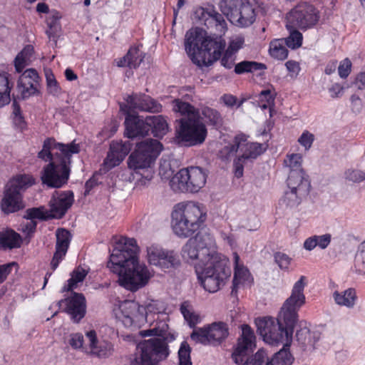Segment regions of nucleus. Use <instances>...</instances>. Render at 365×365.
<instances>
[{"label": "nucleus", "mask_w": 365, "mask_h": 365, "mask_svg": "<svg viewBox=\"0 0 365 365\" xmlns=\"http://www.w3.org/2000/svg\"><path fill=\"white\" fill-rule=\"evenodd\" d=\"M195 21L208 29H215L220 33L225 32L227 23L223 16L217 12L213 6H197L193 11Z\"/></svg>", "instance_id": "17"}, {"label": "nucleus", "mask_w": 365, "mask_h": 365, "mask_svg": "<svg viewBox=\"0 0 365 365\" xmlns=\"http://www.w3.org/2000/svg\"><path fill=\"white\" fill-rule=\"evenodd\" d=\"M302 43V35L299 31H297V29H293V31L290 32L289 36L285 39L286 46L292 49L300 47Z\"/></svg>", "instance_id": "51"}, {"label": "nucleus", "mask_w": 365, "mask_h": 365, "mask_svg": "<svg viewBox=\"0 0 365 365\" xmlns=\"http://www.w3.org/2000/svg\"><path fill=\"white\" fill-rule=\"evenodd\" d=\"M207 135L206 126L199 116L182 118L175 129V142L181 146H197L205 142Z\"/></svg>", "instance_id": "10"}, {"label": "nucleus", "mask_w": 365, "mask_h": 365, "mask_svg": "<svg viewBox=\"0 0 365 365\" xmlns=\"http://www.w3.org/2000/svg\"><path fill=\"white\" fill-rule=\"evenodd\" d=\"M120 315L119 319L126 327H141L146 323L143 306L135 301H124L120 305Z\"/></svg>", "instance_id": "18"}, {"label": "nucleus", "mask_w": 365, "mask_h": 365, "mask_svg": "<svg viewBox=\"0 0 365 365\" xmlns=\"http://www.w3.org/2000/svg\"><path fill=\"white\" fill-rule=\"evenodd\" d=\"M294 357L289 351V348L283 347L269 359L266 365H292Z\"/></svg>", "instance_id": "36"}, {"label": "nucleus", "mask_w": 365, "mask_h": 365, "mask_svg": "<svg viewBox=\"0 0 365 365\" xmlns=\"http://www.w3.org/2000/svg\"><path fill=\"white\" fill-rule=\"evenodd\" d=\"M207 173L200 167H189L180 170L170 180L171 188L175 192H197L207 180Z\"/></svg>", "instance_id": "11"}, {"label": "nucleus", "mask_w": 365, "mask_h": 365, "mask_svg": "<svg viewBox=\"0 0 365 365\" xmlns=\"http://www.w3.org/2000/svg\"><path fill=\"white\" fill-rule=\"evenodd\" d=\"M215 240L206 230H200L194 237H190L181 250L182 259L195 267L196 264H205L214 255Z\"/></svg>", "instance_id": "7"}, {"label": "nucleus", "mask_w": 365, "mask_h": 365, "mask_svg": "<svg viewBox=\"0 0 365 365\" xmlns=\"http://www.w3.org/2000/svg\"><path fill=\"white\" fill-rule=\"evenodd\" d=\"M143 309L146 323L150 326L154 322L156 324L152 329L141 331L140 334L143 336L157 337L143 340L137 345L131 365H159L170 354L167 336L168 325L164 320H159L160 315L166 314L167 304L161 300L151 299L146 302Z\"/></svg>", "instance_id": "2"}, {"label": "nucleus", "mask_w": 365, "mask_h": 365, "mask_svg": "<svg viewBox=\"0 0 365 365\" xmlns=\"http://www.w3.org/2000/svg\"><path fill=\"white\" fill-rule=\"evenodd\" d=\"M56 195H53L50 201V212L51 217L61 218L73 205V193L72 191H66L59 194L56 192Z\"/></svg>", "instance_id": "23"}, {"label": "nucleus", "mask_w": 365, "mask_h": 365, "mask_svg": "<svg viewBox=\"0 0 365 365\" xmlns=\"http://www.w3.org/2000/svg\"><path fill=\"white\" fill-rule=\"evenodd\" d=\"M305 280L306 277L301 276L294 283L291 295L284 302L277 319L268 317L256 320L257 332L266 343L271 345L283 343V347L289 348L298 322V312L306 302Z\"/></svg>", "instance_id": "1"}, {"label": "nucleus", "mask_w": 365, "mask_h": 365, "mask_svg": "<svg viewBox=\"0 0 365 365\" xmlns=\"http://www.w3.org/2000/svg\"><path fill=\"white\" fill-rule=\"evenodd\" d=\"M165 252V249L156 245H153L148 247L147 253L149 263L160 268L161 261Z\"/></svg>", "instance_id": "40"}, {"label": "nucleus", "mask_w": 365, "mask_h": 365, "mask_svg": "<svg viewBox=\"0 0 365 365\" xmlns=\"http://www.w3.org/2000/svg\"><path fill=\"white\" fill-rule=\"evenodd\" d=\"M333 298L338 305L352 308L355 305L357 297L355 289L349 288L341 292L335 291L333 293Z\"/></svg>", "instance_id": "33"}, {"label": "nucleus", "mask_w": 365, "mask_h": 365, "mask_svg": "<svg viewBox=\"0 0 365 365\" xmlns=\"http://www.w3.org/2000/svg\"><path fill=\"white\" fill-rule=\"evenodd\" d=\"M138 252L134 238L122 237L116 242L107 264L111 272L118 274L120 284L131 292L145 287L152 277L148 267L139 263Z\"/></svg>", "instance_id": "3"}, {"label": "nucleus", "mask_w": 365, "mask_h": 365, "mask_svg": "<svg viewBox=\"0 0 365 365\" xmlns=\"http://www.w3.org/2000/svg\"><path fill=\"white\" fill-rule=\"evenodd\" d=\"M179 256L174 250H165V255L161 261L160 269L166 272L172 269H177L180 266Z\"/></svg>", "instance_id": "37"}, {"label": "nucleus", "mask_w": 365, "mask_h": 365, "mask_svg": "<svg viewBox=\"0 0 365 365\" xmlns=\"http://www.w3.org/2000/svg\"><path fill=\"white\" fill-rule=\"evenodd\" d=\"M35 183V179L32 175L23 174L18 175L10 180L7 185L15 188L16 191L21 193L27 188L32 186Z\"/></svg>", "instance_id": "34"}, {"label": "nucleus", "mask_w": 365, "mask_h": 365, "mask_svg": "<svg viewBox=\"0 0 365 365\" xmlns=\"http://www.w3.org/2000/svg\"><path fill=\"white\" fill-rule=\"evenodd\" d=\"M89 339L91 354L99 359H107L111 356L114 352L113 344L108 341H99L95 331L91 330L86 334Z\"/></svg>", "instance_id": "27"}, {"label": "nucleus", "mask_w": 365, "mask_h": 365, "mask_svg": "<svg viewBox=\"0 0 365 365\" xmlns=\"http://www.w3.org/2000/svg\"><path fill=\"white\" fill-rule=\"evenodd\" d=\"M225 46V41L221 36H207L202 28L191 29L185 34L186 53L197 66H211L220 59Z\"/></svg>", "instance_id": "4"}, {"label": "nucleus", "mask_w": 365, "mask_h": 365, "mask_svg": "<svg viewBox=\"0 0 365 365\" xmlns=\"http://www.w3.org/2000/svg\"><path fill=\"white\" fill-rule=\"evenodd\" d=\"M24 207L23 195L19 191L6 185L1 201V211L6 215L16 212Z\"/></svg>", "instance_id": "21"}, {"label": "nucleus", "mask_w": 365, "mask_h": 365, "mask_svg": "<svg viewBox=\"0 0 365 365\" xmlns=\"http://www.w3.org/2000/svg\"><path fill=\"white\" fill-rule=\"evenodd\" d=\"M287 19L288 29L306 30L317 24L319 19V14L313 5L302 1L288 13Z\"/></svg>", "instance_id": "14"}, {"label": "nucleus", "mask_w": 365, "mask_h": 365, "mask_svg": "<svg viewBox=\"0 0 365 365\" xmlns=\"http://www.w3.org/2000/svg\"><path fill=\"white\" fill-rule=\"evenodd\" d=\"M202 115L208 124L212 125L215 128H219L222 125V117L215 109L205 107L202 110Z\"/></svg>", "instance_id": "39"}, {"label": "nucleus", "mask_w": 365, "mask_h": 365, "mask_svg": "<svg viewBox=\"0 0 365 365\" xmlns=\"http://www.w3.org/2000/svg\"><path fill=\"white\" fill-rule=\"evenodd\" d=\"M163 150V145L155 139H146L136 144L128 160V168L138 170L150 167Z\"/></svg>", "instance_id": "13"}, {"label": "nucleus", "mask_w": 365, "mask_h": 365, "mask_svg": "<svg viewBox=\"0 0 365 365\" xmlns=\"http://www.w3.org/2000/svg\"><path fill=\"white\" fill-rule=\"evenodd\" d=\"M24 217L32 220H34L35 219L46 220L49 218H52L51 214L48 215V212L45 211L43 207L27 209Z\"/></svg>", "instance_id": "48"}, {"label": "nucleus", "mask_w": 365, "mask_h": 365, "mask_svg": "<svg viewBox=\"0 0 365 365\" xmlns=\"http://www.w3.org/2000/svg\"><path fill=\"white\" fill-rule=\"evenodd\" d=\"M79 152V144H76L75 141L64 144L57 143L55 139L48 138L44 140L42 150L38 153V158L50 163L56 159V155L62 157L68 154H76Z\"/></svg>", "instance_id": "16"}, {"label": "nucleus", "mask_w": 365, "mask_h": 365, "mask_svg": "<svg viewBox=\"0 0 365 365\" xmlns=\"http://www.w3.org/2000/svg\"><path fill=\"white\" fill-rule=\"evenodd\" d=\"M235 54L229 53L225 51L222 58H221V64L225 68L230 69L233 67L235 64Z\"/></svg>", "instance_id": "62"}, {"label": "nucleus", "mask_w": 365, "mask_h": 365, "mask_svg": "<svg viewBox=\"0 0 365 365\" xmlns=\"http://www.w3.org/2000/svg\"><path fill=\"white\" fill-rule=\"evenodd\" d=\"M274 260L281 269H287L292 259L284 253L277 252L274 254Z\"/></svg>", "instance_id": "57"}, {"label": "nucleus", "mask_w": 365, "mask_h": 365, "mask_svg": "<svg viewBox=\"0 0 365 365\" xmlns=\"http://www.w3.org/2000/svg\"><path fill=\"white\" fill-rule=\"evenodd\" d=\"M16 265L17 263L14 262L0 265V283L6 279V277L11 273L12 267Z\"/></svg>", "instance_id": "63"}, {"label": "nucleus", "mask_w": 365, "mask_h": 365, "mask_svg": "<svg viewBox=\"0 0 365 365\" xmlns=\"http://www.w3.org/2000/svg\"><path fill=\"white\" fill-rule=\"evenodd\" d=\"M191 348L186 341L182 342L178 351L179 365H192Z\"/></svg>", "instance_id": "49"}, {"label": "nucleus", "mask_w": 365, "mask_h": 365, "mask_svg": "<svg viewBox=\"0 0 365 365\" xmlns=\"http://www.w3.org/2000/svg\"><path fill=\"white\" fill-rule=\"evenodd\" d=\"M132 143L129 140L113 141L106 159V163L110 167L119 165L132 149Z\"/></svg>", "instance_id": "26"}, {"label": "nucleus", "mask_w": 365, "mask_h": 365, "mask_svg": "<svg viewBox=\"0 0 365 365\" xmlns=\"http://www.w3.org/2000/svg\"><path fill=\"white\" fill-rule=\"evenodd\" d=\"M266 68V65L262 63L243 61L235 66V73L240 75L245 73H252L256 71L264 70Z\"/></svg>", "instance_id": "38"}, {"label": "nucleus", "mask_w": 365, "mask_h": 365, "mask_svg": "<svg viewBox=\"0 0 365 365\" xmlns=\"http://www.w3.org/2000/svg\"><path fill=\"white\" fill-rule=\"evenodd\" d=\"M299 329L296 332V338L299 343L302 345L306 344L307 339L308 336L309 335V329L307 327V322L304 321H301L298 323Z\"/></svg>", "instance_id": "52"}, {"label": "nucleus", "mask_w": 365, "mask_h": 365, "mask_svg": "<svg viewBox=\"0 0 365 365\" xmlns=\"http://www.w3.org/2000/svg\"><path fill=\"white\" fill-rule=\"evenodd\" d=\"M317 246L321 249L327 248L331 242V236L330 234H325L322 235H315Z\"/></svg>", "instance_id": "64"}, {"label": "nucleus", "mask_w": 365, "mask_h": 365, "mask_svg": "<svg viewBox=\"0 0 365 365\" xmlns=\"http://www.w3.org/2000/svg\"><path fill=\"white\" fill-rule=\"evenodd\" d=\"M56 251L51 262V267L55 270L65 257L71 240V233L66 229L58 228L56 232Z\"/></svg>", "instance_id": "24"}, {"label": "nucleus", "mask_w": 365, "mask_h": 365, "mask_svg": "<svg viewBox=\"0 0 365 365\" xmlns=\"http://www.w3.org/2000/svg\"><path fill=\"white\" fill-rule=\"evenodd\" d=\"M205 219L206 212L204 207L197 203L189 202L173 212V232L180 237H189L200 229Z\"/></svg>", "instance_id": "6"}, {"label": "nucleus", "mask_w": 365, "mask_h": 365, "mask_svg": "<svg viewBox=\"0 0 365 365\" xmlns=\"http://www.w3.org/2000/svg\"><path fill=\"white\" fill-rule=\"evenodd\" d=\"M289 190L284 192V195L279 200V204L286 207H295L299 205L302 200L308 195L310 191V182H297L295 185H290L289 180H287Z\"/></svg>", "instance_id": "20"}, {"label": "nucleus", "mask_w": 365, "mask_h": 365, "mask_svg": "<svg viewBox=\"0 0 365 365\" xmlns=\"http://www.w3.org/2000/svg\"><path fill=\"white\" fill-rule=\"evenodd\" d=\"M249 271L244 266L240 265L235 267L234 278L232 280V287L231 291L232 296H236L237 289L242 280H245L248 276Z\"/></svg>", "instance_id": "45"}, {"label": "nucleus", "mask_w": 365, "mask_h": 365, "mask_svg": "<svg viewBox=\"0 0 365 365\" xmlns=\"http://www.w3.org/2000/svg\"><path fill=\"white\" fill-rule=\"evenodd\" d=\"M229 335V328L223 322H215L195 329L190 334L192 340L203 345L218 346Z\"/></svg>", "instance_id": "15"}, {"label": "nucleus", "mask_w": 365, "mask_h": 365, "mask_svg": "<svg viewBox=\"0 0 365 365\" xmlns=\"http://www.w3.org/2000/svg\"><path fill=\"white\" fill-rule=\"evenodd\" d=\"M345 178L349 181L359 182L364 180V173L359 170L349 169L345 172Z\"/></svg>", "instance_id": "56"}, {"label": "nucleus", "mask_w": 365, "mask_h": 365, "mask_svg": "<svg viewBox=\"0 0 365 365\" xmlns=\"http://www.w3.org/2000/svg\"><path fill=\"white\" fill-rule=\"evenodd\" d=\"M58 308L71 316L73 322H79L86 314V299L83 294L72 292L70 297L57 302Z\"/></svg>", "instance_id": "19"}, {"label": "nucleus", "mask_w": 365, "mask_h": 365, "mask_svg": "<svg viewBox=\"0 0 365 365\" xmlns=\"http://www.w3.org/2000/svg\"><path fill=\"white\" fill-rule=\"evenodd\" d=\"M180 312L189 326L194 328L198 323V316L194 313L192 306L188 301H185L181 304Z\"/></svg>", "instance_id": "43"}, {"label": "nucleus", "mask_w": 365, "mask_h": 365, "mask_svg": "<svg viewBox=\"0 0 365 365\" xmlns=\"http://www.w3.org/2000/svg\"><path fill=\"white\" fill-rule=\"evenodd\" d=\"M10 92L11 86L8 77L5 74H0V107L10 102Z\"/></svg>", "instance_id": "44"}, {"label": "nucleus", "mask_w": 365, "mask_h": 365, "mask_svg": "<svg viewBox=\"0 0 365 365\" xmlns=\"http://www.w3.org/2000/svg\"><path fill=\"white\" fill-rule=\"evenodd\" d=\"M255 346L254 331L247 324L242 325V334L237 339V345L232 354V359L237 364L266 365L269 360L267 352L264 349H259L255 354L247 358L249 352Z\"/></svg>", "instance_id": "8"}, {"label": "nucleus", "mask_w": 365, "mask_h": 365, "mask_svg": "<svg viewBox=\"0 0 365 365\" xmlns=\"http://www.w3.org/2000/svg\"><path fill=\"white\" fill-rule=\"evenodd\" d=\"M263 152L262 144L250 143L245 134H239L235 137L233 144L225 146L221 153L225 155L227 160L238 153L237 158L234 160V167L235 175L240 178L243 175V163L245 160L255 159Z\"/></svg>", "instance_id": "9"}, {"label": "nucleus", "mask_w": 365, "mask_h": 365, "mask_svg": "<svg viewBox=\"0 0 365 365\" xmlns=\"http://www.w3.org/2000/svg\"><path fill=\"white\" fill-rule=\"evenodd\" d=\"M125 126V135L128 138L138 136L144 137L149 133V125L146 118L143 119L139 115L128 113L124 122Z\"/></svg>", "instance_id": "25"}, {"label": "nucleus", "mask_w": 365, "mask_h": 365, "mask_svg": "<svg viewBox=\"0 0 365 365\" xmlns=\"http://www.w3.org/2000/svg\"><path fill=\"white\" fill-rule=\"evenodd\" d=\"M351 62L349 58H345L338 68L339 75L342 78H346L351 72Z\"/></svg>", "instance_id": "59"}, {"label": "nucleus", "mask_w": 365, "mask_h": 365, "mask_svg": "<svg viewBox=\"0 0 365 365\" xmlns=\"http://www.w3.org/2000/svg\"><path fill=\"white\" fill-rule=\"evenodd\" d=\"M302 158L300 154L287 155V159L284 160L285 165L289 168L287 180L291 186L295 185L297 182L309 181L302 168Z\"/></svg>", "instance_id": "28"}, {"label": "nucleus", "mask_w": 365, "mask_h": 365, "mask_svg": "<svg viewBox=\"0 0 365 365\" xmlns=\"http://www.w3.org/2000/svg\"><path fill=\"white\" fill-rule=\"evenodd\" d=\"M195 270L200 285L211 293L218 291L231 275L228 260L220 254L205 264H196Z\"/></svg>", "instance_id": "5"}, {"label": "nucleus", "mask_w": 365, "mask_h": 365, "mask_svg": "<svg viewBox=\"0 0 365 365\" xmlns=\"http://www.w3.org/2000/svg\"><path fill=\"white\" fill-rule=\"evenodd\" d=\"M40 77L34 68L26 70L19 79V85L34 86L38 88Z\"/></svg>", "instance_id": "42"}, {"label": "nucleus", "mask_w": 365, "mask_h": 365, "mask_svg": "<svg viewBox=\"0 0 365 365\" xmlns=\"http://www.w3.org/2000/svg\"><path fill=\"white\" fill-rule=\"evenodd\" d=\"M147 123L149 125V132L155 137L161 138L168 130V124L162 115H150L146 117Z\"/></svg>", "instance_id": "30"}, {"label": "nucleus", "mask_w": 365, "mask_h": 365, "mask_svg": "<svg viewBox=\"0 0 365 365\" xmlns=\"http://www.w3.org/2000/svg\"><path fill=\"white\" fill-rule=\"evenodd\" d=\"M72 155H56L55 160L44 166L41 176L42 183L52 188H60L67 184L71 173Z\"/></svg>", "instance_id": "12"}, {"label": "nucleus", "mask_w": 365, "mask_h": 365, "mask_svg": "<svg viewBox=\"0 0 365 365\" xmlns=\"http://www.w3.org/2000/svg\"><path fill=\"white\" fill-rule=\"evenodd\" d=\"M244 39L241 37H237L230 41L229 46L225 51L235 54L242 47Z\"/></svg>", "instance_id": "61"}, {"label": "nucleus", "mask_w": 365, "mask_h": 365, "mask_svg": "<svg viewBox=\"0 0 365 365\" xmlns=\"http://www.w3.org/2000/svg\"><path fill=\"white\" fill-rule=\"evenodd\" d=\"M19 91L21 93V98L23 100L29 98L31 96L38 94V88L34 87V86H24L18 84Z\"/></svg>", "instance_id": "55"}, {"label": "nucleus", "mask_w": 365, "mask_h": 365, "mask_svg": "<svg viewBox=\"0 0 365 365\" xmlns=\"http://www.w3.org/2000/svg\"><path fill=\"white\" fill-rule=\"evenodd\" d=\"M22 244L21 235L12 230L0 232V247L3 249L19 248Z\"/></svg>", "instance_id": "31"}, {"label": "nucleus", "mask_w": 365, "mask_h": 365, "mask_svg": "<svg viewBox=\"0 0 365 365\" xmlns=\"http://www.w3.org/2000/svg\"><path fill=\"white\" fill-rule=\"evenodd\" d=\"M173 110L176 113H180L181 115H187L185 118L198 116L197 112L195 108L190 103L183 102L180 99H175L173 101Z\"/></svg>", "instance_id": "41"}, {"label": "nucleus", "mask_w": 365, "mask_h": 365, "mask_svg": "<svg viewBox=\"0 0 365 365\" xmlns=\"http://www.w3.org/2000/svg\"><path fill=\"white\" fill-rule=\"evenodd\" d=\"M131 108L150 113H159L162 106L150 96L143 93H133L125 98Z\"/></svg>", "instance_id": "22"}, {"label": "nucleus", "mask_w": 365, "mask_h": 365, "mask_svg": "<svg viewBox=\"0 0 365 365\" xmlns=\"http://www.w3.org/2000/svg\"><path fill=\"white\" fill-rule=\"evenodd\" d=\"M270 55L278 60H284L288 56V50L279 41H272L269 46Z\"/></svg>", "instance_id": "47"}, {"label": "nucleus", "mask_w": 365, "mask_h": 365, "mask_svg": "<svg viewBox=\"0 0 365 365\" xmlns=\"http://www.w3.org/2000/svg\"><path fill=\"white\" fill-rule=\"evenodd\" d=\"M68 344L75 349H80L83 344V336L81 333L71 334Z\"/></svg>", "instance_id": "60"}, {"label": "nucleus", "mask_w": 365, "mask_h": 365, "mask_svg": "<svg viewBox=\"0 0 365 365\" xmlns=\"http://www.w3.org/2000/svg\"><path fill=\"white\" fill-rule=\"evenodd\" d=\"M130 49H135V52L133 51L129 56V68H136L143 61L145 54L138 47H131Z\"/></svg>", "instance_id": "53"}, {"label": "nucleus", "mask_w": 365, "mask_h": 365, "mask_svg": "<svg viewBox=\"0 0 365 365\" xmlns=\"http://www.w3.org/2000/svg\"><path fill=\"white\" fill-rule=\"evenodd\" d=\"M244 0H220L218 6L228 20L233 24L234 16L237 14L241 5H243Z\"/></svg>", "instance_id": "32"}, {"label": "nucleus", "mask_w": 365, "mask_h": 365, "mask_svg": "<svg viewBox=\"0 0 365 365\" xmlns=\"http://www.w3.org/2000/svg\"><path fill=\"white\" fill-rule=\"evenodd\" d=\"M256 14L252 6L244 0L243 5L240 6L237 14L234 16V24L239 26L247 27L255 21Z\"/></svg>", "instance_id": "29"}, {"label": "nucleus", "mask_w": 365, "mask_h": 365, "mask_svg": "<svg viewBox=\"0 0 365 365\" xmlns=\"http://www.w3.org/2000/svg\"><path fill=\"white\" fill-rule=\"evenodd\" d=\"M12 109L14 123L20 128H24L26 124L24 118L22 115L21 107L15 97L13 98Z\"/></svg>", "instance_id": "50"}, {"label": "nucleus", "mask_w": 365, "mask_h": 365, "mask_svg": "<svg viewBox=\"0 0 365 365\" xmlns=\"http://www.w3.org/2000/svg\"><path fill=\"white\" fill-rule=\"evenodd\" d=\"M355 266L359 271L365 269V240L360 244L359 251L355 256Z\"/></svg>", "instance_id": "54"}, {"label": "nucleus", "mask_w": 365, "mask_h": 365, "mask_svg": "<svg viewBox=\"0 0 365 365\" xmlns=\"http://www.w3.org/2000/svg\"><path fill=\"white\" fill-rule=\"evenodd\" d=\"M34 53V47L31 45H26L23 50L18 53L14 60L16 71L21 73L23 69L29 64Z\"/></svg>", "instance_id": "35"}, {"label": "nucleus", "mask_w": 365, "mask_h": 365, "mask_svg": "<svg viewBox=\"0 0 365 365\" xmlns=\"http://www.w3.org/2000/svg\"><path fill=\"white\" fill-rule=\"evenodd\" d=\"M314 140V135L307 130L304 131L298 139V142L301 145L304 147L306 150H308L312 147Z\"/></svg>", "instance_id": "58"}, {"label": "nucleus", "mask_w": 365, "mask_h": 365, "mask_svg": "<svg viewBox=\"0 0 365 365\" xmlns=\"http://www.w3.org/2000/svg\"><path fill=\"white\" fill-rule=\"evenodd\" d=\"M87 272L86 270L80 267L74 269L71 274V277L68 280L67 287L63 288L62 292L72 291L78 282H81L85 279Z\"/></svg>", "instance_id": "46"}]
</instances>
